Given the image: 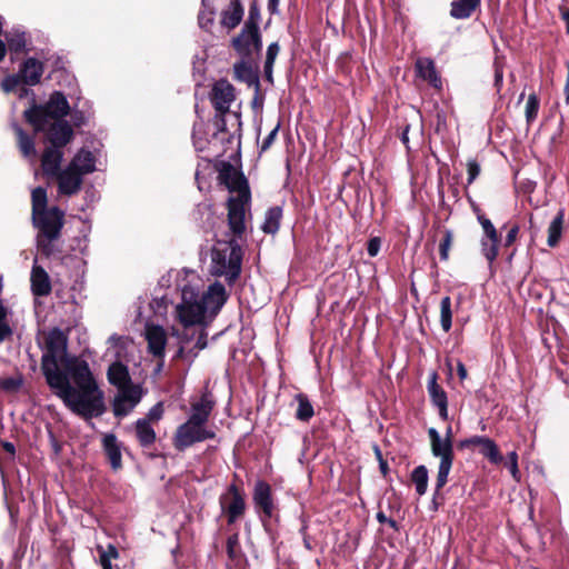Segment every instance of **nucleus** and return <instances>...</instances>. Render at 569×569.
Masks as SVG:
<instances>
[{"instance_id": "6e6552de", "label": "nucleus", "mask_w": 569, "mask_h": 569, "mask_svg": "<svg viewBox=\"0 0 569 569\" xmlns=\"http://www.w3.org/2000/svg\"><path fill=\"white\" fill-rule=\"evenodd\" d=\"M214 437V431L207 428V426L187 420L177 428L172 442L178 451H184L197 442L213 439Z\"/></svg>"}, {"instance_id": "c85d7f7f", "label": "nucleus", "mask_w": 569, "mask_h": 569, "mask_svg": "<svg viewBox=\"0 0 569 569\" xmlns=\"http://www.w3.org/2000/svg\"><path fill=\"white\" fill-rule=\"evenodd\" d=\"M282 218V208L279 206L269 208L264 216V221L261 226L263 232L274 234L279 230L280 221Z\"/></svg>"}, {"instance_id": "bf43d9fd", "label": "nucleus", "mask_w": 569, "mask_h": 569, "mask_svg": "<svg viewBox=\"0 0 569 569\" xmlns=\"http://www.w3.org/2000/svg\"><path fill=\"white\" fill-rule=\"evenodd\" d=\"M277 131H278V126L271 130V132L268 134V137L266 138V140L263 142H271L276 138Z\"/></svg>"}, {"instance_id": "c9c22d12", "label": "nucleus", "mask_w": 569, "mask_h": 569, "mask_svg": "<svg viewBox=\"0 0 569 569\" xmlns=\"http://www.w3.org/2000/svg\"><path fill=\"white\" fill-rule=\"evenodd\" d=\"M498 242L499 238L485 236L481 239V252L488 262L491 264L498 256Z\"/></svg>"}, {"instance_id": "de8ad7c7", "label": "nucleus", "mask_w": 569, "mask_h": 569, "mask_svg": "<svg viewBox=\"0 0 569 569\" xmlns=\"http://www.w3.org/2000/svg\"><path fill=\"white\" fill-rule=\"evenodd\" d=\"M162 415H163V405H162V402H158L149 410L146 419L149 422H157L162 418Z\"/></svg>"}, {"instance_id": "f8f14e48", "label": "nucleus", "mask_w": 569, "mask_h": 569, "mask_svg": "<svg viewBox=\"0 0 569 569\" xmlns=\"http://www.w3.org/2000/svg\"><path fill=\"white\" fill-rule=\"evenodd\" d=\"M53 178L57 181L58 193L67 197L77 194L83 183V177L70 163L57 172Z\"/></svg>"}, {"instance_id": "1a4fd4ad", "label": "nucleus", "mask_w": 569, "mask_h": 569, "mask_svg": "<svg viewBox=\"0 0 569 569\" xmlns=\"http://www.w3.org/2000/svg\"><path fill=\"white\" fill-rule=\"evenodd\" d=\"M64 213L57 207L42 210L33 221L48 240H54L60 236L63 226Z\"/></svg>"}, {"instance_id": "6ab92c4d", "label": "nucleus", "mask_w": 569, "mask_h": 569, "mask_svg": "<svg viewBox=\"0 0 569 569\" xmlns=\"http://www.w3.org/2000/svg\"><path fill=\"white\" fill-rule=\"evenodd\" d=\"M107 377L109 383L114 386L117 390L136 386L131 381L128 367L119 361H116L109 366Z\"/></svg>"}, {"instance_id": "4be33fe9", "label": "nucleus", "mask_w": 569, "mask_h": 569, "mask_svg": "<svg viewBox=\"0 0 569 569\" xmlns=\"http://www.w3.org/2000/svg\"><path fill=\"white\" fill-rule=\"evenodd\" d=\"M31 290L34 296L43 297L51 292V281L47 271L40 266H33L31 271Z\"/></svg>"}, {"instance_id": "3c124183", "label": "nucleus", "mask_w": 569, "mask_h": 569, "mask_svg": "<svg viewBox=\"0 0 569 569\" xmlns=\"http://www.w3.org/2000/svg\"><path fill=\"white\" fill-rule=\"evenodd\" d=\"M238 546V535H233L228 538L227 552L230 558H234V549Z\"/></svg>"}, {"instance_id": "5fc2aeb1", "label": "nucleus", "mask_w": 569, "mask_h": 569, "mask_svg": "<svg viewBox=\"0 0 569 569\" xmlns=\"http://www.w3.org/2000/svg\"><path fill=\"white\" fill-rule=\"evenodd\" d=\"M21 152L29 158L36 153L34 144H21Z\"/></svg>"}, {"instance_id": "5701e85b", "label": "nucleus", "mask_w": 569, "mask_h": 569, "mask_svg": "<svg viewBox=\"0 0 569 569\" xmlns=\"http://www.w3.org/2000/svg\"><path fill=\"white\" fill-rule=\"evenodd\" d=\"M103 450L113 470L122 467L121 446L113 433H107L102 438Z\"/></svg>"}, {"instance_id": "72a5a7b5", "label": "nucleus", "mask_w": 569, "mask_h": 569, "mask_svg": "<svg viewBox=\"0 0 569 569\" xmlns=\"http://www.w3.org/2000/svg\"><path fill=\"white\" fill-rule=\"evenodd\" d=\"M214 8L210 3L209 0H202L201 9L198 14V22L200 28L204 30H209V28L213 24L214 21Z\"/></svg>"}, {"instance_id": "0eeeda50", "label": "nucleus", "mask_w": 569, "mask_h": 569, "mask_svg": "<svg viewBox=\"0 0 569 569\" xmlns=\"http://www.w3.org/2000/svg\"><path fill=\"white\" fill-rule=\"evenodd\" d=\"M431 452L435 457L440 458L438 475L436 479V490H441L448 481V476L452 467L453 449L449 439H442L440 433L435 429L428 430Z\"/></svg>"}, {"instance_id": "6e6d98bb", "label": "nucleus", "mask_w": 569, "mask_h": 569, "mask_svg": "<svg viewBox=\"0 0 569 569\" xmlns=\"http://www.w3.org/2000/svg\"><path fill=\"white\" fill-rule=\"evenodd\" d=\"M377 519L380 523H388L390 525L392 528H396V521L392 520V519H389L386 517V515L383 512H378L377 513Z\"/></svg>"}, {"instance_id": "338daca9", "label": "nucleus", "mask_w": 569, "mask_h": 569, "mask_svg": "<svg viewBox=\"0 0 569 569\" xmlns=\"http://www.w3.org/2000/svg\"><path fill=\"white\" fill-rule=\"evenodd\" d=\"M380 468L383 473L387 471V462L380 459Z\"/></svg>"}, {"instance_id": "b1692460", "label": "nucleus", "mask_w": 569, "mask_h": 569, "mask_svg": "<svg viewBox=\"0 0 569 569\" xmlns=\"http://www.w3.org/2000/svg\"><path fill=\"white\" fill-rule=\"evenodd\" d=\"M43 73V64L34 58L27 59L19 71V77L22 82L34 86L37 84Z\"/></svg>"}, {"instance_id": "ea45409f", "label": "nucleus", "mask_w": 569, "mask_h": 569, "mask_svg": "<svg viewBox=\"0 0 569 569\" xmlns=\"http://www.w3.org/2000/svg\"><path fill=\"white\" fill-rule=\"evenodd\" d=\"M539 108H540L539 98L535 93L530 94L527 99L526 107H525V116H526V120H527L528 124L536 121V119L538 118Z\"/></svg>"}, {"instance_id": "412c9836", "label": "nucleus", "mask_w": 569, "mask_h": 569, "mask_svg": "<svg viewBox=\"0 0 569 569\" xmlns=\"http://www.w3.org/2000/svg\"><path fill=\"white\" fill-rule=\"evenodd\" d=\"M96 162V156L91 151L81 148L69 163L74 168V170L84 177L97 170Z\"/></svg>"}, {"instance_id": "a878e982", "label": "nucleus", "mask_w": 569, "mask_h": 569, "mask_svg": "<svg viewBox=\"0 0 569 569\" xmlns=\"http://www.w3.org/2000/svg\"><path fill=\"white\" fill-rule=\"evenodd\" d=\"M243 9L239 0H231L230 6L222 12L221 23L230 29L236 28L242 20Z\"/></svg>"}, {"instance_id": "bb28decb", "label": "nucleus", "mask_w": 569, "mask_h": 569, "mask_svg": "<svg viewBox=\"0 0 569 569\" xmlns=\"http://www.w3.org/2000/svg\"><path fill=\"white\" fill-rule=\"evenodd\" d=\"M232 493L231 502L226 507V512L228 516V522H236L244 512L246 503L242 496L238 492L237 488L232 486L230 488Z\"/></svg>"}, {"instance_id": "4d7b16f0", "label": "nucleus", "mask_w": 569, "mask_h": 569, "mask_svg": "<svg viewBox=\"0 0 569 569\" xmlns=\"http://www.w3.org/2000/svg\"><path fill=\"white\" fill-rule=\"evenodd\" d=\"M457 372L460 380H465L467 378V369L461 361L457 363Z\"/></svg>"}, {"instance_id": "864d4df0", "label": "nucleus", "mask_w": 569, "mask_h": 569, "mask_svg": "<svg viewBox=\"0 0 569 569\" xmlns=\"http://www.w3.org/2000/svg\"><path fill=\"white\" fill-rule=\"evenodd\" d=\"M519 233V227L518 226H513L509 231H508V234L506 237V246H510L513 243V241L517 239V236Z\"/></svg>"}, {"instance_id": "39448f33", "label": "nucleus", "mask_w": 569, "mask_h": 569, "mask_svg": "<svg viewBox=\"0 0 569 569\" xmlns=\"http://www.w3.org/2000/svg\"><path fill=\"white\" fill-rule=\"evenodd\" d=\"M228 240H217L211 250L210 271L213 276L226 277L229 282H233L241 271V248L237 243L234 234Z\"/></svg>"}, {"instance_id": "f704fd0d", "label": "nucleus", "mask_w": 569, "mask_h": 569, "mask_svg": "<svg viewBox=\"0 0 569 569\" xmlns=\"http://www.w3.org/2000/svg\"><path fill=\"white\" fill-rule=\"evenodd\" d=\"M411 480L415 483L416 491L419 496H423L428 487V470L425 466L416 467L411 472Z\"/></svg>"}, {"instance_id": "4c0bfd02", "label": "nucleus", "mask_w": 569, "mask_h": 569, "mask_svg": "<svg viewBox=\"0 0 569 569\" xmlns=\"http://www.w3.org/2000/svg\"><path fill=\"white\" fill-rule=\"evenodd\" d=\"M452 308L450 297H443L440 302V322L445 332L451 329Z\"/></svg>"}, {"instance_id": "79ce46f5", "label": "nucleus", "mask_w": 569, "mask_h": 569, "mask_svg": "<svg viewBox=\"0 0 569 569\" xmlns=\"http://www.w3.org/2000/svg\"><path fill=\"white\" fill-rule=\"evenodd\" d=\"M452 240H453V233L451 230L449 229H446L443 231V238L440 242V246H439V251H440V258L442 260H447L448 257H449V251H450V248H451V244H452Z\"/></svg>"}, {"instance_id": "052dcab7", "label": "nucleus", "mask_w": 569, "mask_h": 569, "mask_svg": "<svg viewBox=\"0 0 569 569\" xmlns=\"http://www.w3.org/2000/svg\"><path fill=\"white\" fill-rule=\"evenodd\" d=\"M6 52H7L6 43L2 40H0V62L3 60Z\"/></svg>"}, {"instance_id": "f3484780", "label": "nucleus", "mask_w": 569, "mask_h": 569, "mask_svg": "<svg viewBox=\"0 0 569 569\" xmlns=\"http://www.w3.org/2000/svg\"><path fill=\"white\" fill-rule=\"evenodd\" d=\"M438 375L432 372L428 381V392L439 416L442 420H448V399L446 391L437 382Z\"/></svg>"}, {"instance_id": "aec40b11", "label": "nucleus", "mask_w": 569, "mask_h": 569, "mask_svg": "<svg viewBox=\"0 0 569 569\" xmlns=\"http://www.w3.org/2000/svg\"><path fill=\"white\" fill-rule=\"evenodd\" d=\"M416 73L419 78L428 81L433 88H442L441 78L436 69L435 62L430 58H419L416 61Z\"/></svg>"}, {"instance_id": "9d476101", "label": "nucleus", "mask_w": 569, "mask_h": 569, "mask_svg": "<svg viewBox=\"0 0 569 569\" xmlns=\"http://www.w3.org/2000/svg\"><path fill=\"white\" fill-rule=\"evenodd\" d=\"M237 52L242 57H250L261 49L259 28L254 23H244L240 34L232 40Z\"/></svg>"}, {"instance_id": "49530a36", "label": "nucleus", "mask_w": 569, "mask_h": 569, "mask_svg": "<svg viewBox=\"0 0 569 569\" xmlns=\"http://www.w3.org/2000/svg\"><path fill=\"white\" fill-rule=\"evenodd\" d=\"M20 81H21V79H20L19 74L8 76L2 80L1 88L3 89L4 92H11L18 87Z\"/></svg>"}, {"instance_id": "a19ab883", "label": "nucleus", "mask_w": 569, "mask_h": 569, "mask_svg": "<svg viewBox=\"0 0 569 569\" xmlns=\"http://www.w3.org/2000/svg\"><path fill=\"white\" fill-rule=\"evenodd\" d=\"M22 386L21 376L7 377L0 380V387L7 392H17Z\"/></svg>"}, {"instance_id": "603ef678", "label": "nucleus", "mask_w": 569, "mask_h": 569, "mask_svg": "<svg viewBox=\"0 0 569 569\" xmlns=\"http://www.w3.org/2000/svg\"><path fill=\"white\" fill-rule=\"evenodd\" d=\"M12 330L6 321H0V342L11 336Z\"/></svg>"}, {"instance_id": "f03ea898", "label": "nucleus", "mask_w": 569, "mask_h": 569, "mask_svg": "<svg viewBox=\"0 0 569 569\" xmlns=\"http://www.w3.org/2000/svg\"><path fill=\"white\" fill-rule=\"evenodd\" d=\"M227 301V292L223 284L214 282L208 287L206 292L200 293L192 286H184L181 290V301L176 307V315L183 328L200 327L194 350L188 353L197 357L198 352L207 347V327L218 315Z\"/></svg>"}, {"instance_id": "393cba45", "label": "nucleus", "mask_w": 569, "mask_h": 569, "mask_svg": "<svg viewBox=\"0 0 569 569\" xmlns=\"http://www.w3.org/2000/svg\"><path fill=\"white\" fill-rule=\"evenodd\" d=\"M234 78L249 87H259V78L253 68L246 61H239L233 66Z\"/></svg>"}, {"instance_id": "dca6fc26", "label": "nucleus", "mask_w": 569, "mask_h": 569, "mask_svg": "<svg viewBox=\"0 0 569 569\" xmlns=\"http://www.w3.org/2000/svg\"><path fill=\"white\" fill-rule=\"evenodd\" d=\"M253 501L256 507L262 511L266 518H271L274 511V505L271 495V487L264 481H258L253 490Z\"/></svg>"}, {"instance_id": "a18cd8bd", "label": "nucleus", "mask_w": 569, "mask_h": 569, "mask_svg": "<svg viewBox=\"0 0 569 569\" xmlns=\"http://www.w3.org/2000/svg\"><path fill=\"white\" fill-rule=\"evenodd\" d=\"M478 221H479V223L481 224V227L483 229L485 236H489V237L498 236L495 226L492 224V222L488 218H486L482 214H479L478 216Z\"/></svg>"}, {"instance_id": "cd10ccee", "label": "nucleus", "mask_w": 569, "mask_h": 569, "mask_svg": "<svg viewBox=\"0 0 569 569\" xmlns=\"http://www.w3.org/2000/svg\"><path fill=\"white\" fill-rule=\"evenodd\" d=\"M481 0H455L451 2L450 14L455 19H468L480 6Z\"/></svg>"}, {"instance_id": "680f3d73", "label": "nucleus", "mask_w": 569, "mask_h": 569, "mask_svg": "<svg viewBox=\"0 0 569 569\" xmlns=\"http://www.w3.org/2000/svg\"><path fill=\"white\" fill-rule=\"evenodd\" d=\"M3 449L11 455L14 453V446L11 442H4Z\"/></svg>"}, {"instance_id": "2f4dec72", "label": "nucleus", "mask_w": 569, "mask_h": 569, "mask_svg": "<svg viewBox=\"0 0 569 569\" xmlns=\"http://www.w3.org/2000/svg\"><path fill=\"white\" fill-rule=\"evenodd\" d=\"M295 399L298 403V407L296 410V418L300 421H309L315 415L313 407H312L310 400L303 393H298L295 397Z\"/></svg>"}, {"instance_id": "8fccbe9b", "label": "nucleus", "mask_w": 569, "mask_h": 569, "mask_svg": "<svg viewBox=\"0 0 569 569\" xmlns=\"http://www.w3.org/2000/svg\"><path fill=\"white\" fill-rule=\"evenodd\" d=\"M381 241L379 238H372L369 240L367 251L370 257H376L380 250Z\"/></svg>"}, {"instance_id": "2eb2a0df", "label": "nucleus", "mask_w": 569, "mask_h": 569, "mask_svg": "<svg viewBox=\"0 0 569 569\" xmlns=\"http://www.w3.org/2000/svg\"><path fill=\"white\" fill-rule=\"evenodd\" d=\"M144 337L148 341V351L154 357L162 358L167 345V333L164 329L156 325H147Z\"/></svg>"}, {"instance_id": "f257e3e1", "label": "nucleus", "mask_w": 569, "mask_h": 569, "mask_svg": "<svg viewBox=\"0 0 569 569\" xmlns=\"http://www.w3.org/2000/svg\"><path fill=\"white\" fill-rule=\"evenodd\" d=\"M47 350L41 369L52 392L73 413L91 419L106 412L104 392L100 389L88 362L67 356V338L52 329L46 338Z\"/></svg>"}, {"instance_id": "09e8293b", "label": "nucleus", "mask_w": 569, "mask_h": 569, "mask_svg": "<svg viewBox=\"0 0 569 569\" xmlns=\"http://www.w3.org/2000/svg\"><path fill=\"white\" fill-rule=\"evenodd\" d=\"M467 171H468V183H472L480 173L479 163L476 160L470 159L467 162Z\"/></svg>"}, {"instance_id": "7c9ffc66", "label": "nucleus", "mask_w": 569, "mask_h": 569, "mask_svg": "<svg viewBox=\"0 0 569 569\" xmlns=\"http://www.w3.org/2000/svg\"><path fill=\"white\" fill-rule=\"evenodd\" d=\"M565 210L560 209L548 228V246L556 247L561 238Z\"/></svg>"}, {"instance_id": "c03bdc74", "label": "nucleus", "mask_w": 569, "mask_h": 569, "mask_svg": "<svg viewBox=\"0 0 569 569\" xmlns=\"http://www.w3.org/2000/svg\"><path fill=\"white\" fill-rule=\"evenodd\" d=\"M279 46L277 42H272L271 44H269L268 49H267V57H266V63H264V69L266 71L268 72V70H271L272 66H273V62L279 53Z\"/></svg>"}, {"instance_id": "e2e57ef3", "label": "nucleus", "mask_w": 569, "mask_h": 569, "mask_svg": "<svg viewBox=\"0 0 569 569\" xmlns=\"http://www.w3.org/2000/svg\"><path fill=\"white\" fill-rule=\"evenodd\" d=\"M72 118L74 120L76 126H80L83 121L82 114H78L77 112L72 116Z\"/></svg>"}, {"instance_id": "c756f323", "label": "nucleus", "mask_w": 569, "mask_h": 569, "mask_svg": "<svg viewBox=\"0 0 569 569\" xmlns=\"http://www.w3.org/2000/svg\"><path fill=\"white\" fill-rule=\"evenodd\" d=\"M136 433L142 447H149L156 441V432L147 419L136 422Z\"/></svg>"}, {"instance_id": "20e7f679", "label": "nucleus", "mask_w": 569, "mask_h": 569, "mask_svg": "<svg viewBox=\"0 0 569 569\" xmlns=\"http://www.w3.org/2000/svg\"><path fill=\"white\" fill-rule=\"evenodd\" d=\"M70 110L66 96L61 91H54L43 104L33 101L32 106L24 110L23 116L34 130H48L49 142H70L73 129L63 120Z\"/></svg>"}, {"instance_id": "7ed1b4c3", "label": "nucleus", "mask_w": 569, "mask_h": 569, "mask_svg": "<svg viewBox=\"0 0 569 569\" xmlns=\"http://www.w3.org/2000/svg\"><path fill=\"white\" fill-rule=\"evenodd\" d=\"M232 162L218 160L216 169L220 184L234 193L228 200V224L234 234L243 233L247 206L250 191L247 179L240 171V144L231 151Z\"/></svg>"}, {"instance_id": "e433bc0d", "label": "nucleus", "mask_w": 569, "mask_h": 569, "mask_svg": "<svg viewBox=\"0 0 569 569\" xmlns=\"http://www.w3.org/2000/svg\"><path fill=\"white\" fill-rule=\"evenodd\" d=\"M32 217H37L42 210L47 209V191L46 189L38 187L32 190Z\"/></svg>"}, {"instance_id": "423d86ee", "label": "nucleus", "mask_w": 569, "mask_h": 569, "mask_svg": "<svg viewBox=\"0 0 569 569\" xmlns=\"http://www.w3.org/2000/svg\"><path fill=\"white\" fill-rule=\"evenodd\" d=\"M236 100V89L227 80H218L210 92V101L217 111L216 126L218 132L214 133V139L219 142H231L236 139V134H227L224 131V114L229 112L231 104ZM240 139V136H237Z\"/></svg>"}, {"instance_id": "9b49d317", "label": "nucleus", "mask_w": 569, "mask_h": 569, "mask_svg": "<svg viewBox=\"0 0 569 569\" xmlns=\"http://www.w3.org/2000/svg\"><path fill=\"white\" fill-rule=\"evenodd\" d=\"M143 389L141 386L129 387L118 390L113 402L112 410L116 417L128 416L134 407L141 401Z\"/></svg>"}, {"instance_id": "774afa93", "label": "nucleus", "mask_w": 569, "mask_h": 569, "mask_svg": "<svg viewBox=\"0 0 569 569\" xmlns=\"http://www.w3.org/2000/svg\"><path fill=\"white\" fill-rule=\"evenodd\" d=\"M278 2H279V0H269V8H270V9H271V8H272V9H273V8H276V7L278 6Z\"/></svg>"}, {"instance_id": "a211bd4d", "label": "nucleus", "mask_w": 569, "mask_h": 569, "mask_svg": "<svg viewBox=\"0 0 569 569\" xmlns=\"http://www.w3.org/2000/svg\"><path fill=\"white\" fill-rule=\"evenodd\" d=\"M214 401L209 392L202 393L198 401L191 403V413L188 420L206 426L213 410Z\"/></svg>"}, {"instance_id": "473e14b6", "label": "nucleus", "mask_w": 569, "mask_h": 569, "mask_svg": "<svg viewBox=\"0 0 569 569\" xmlns=\"http://www.w3.org/2000/svg\"><path fill=\"white\" fill-rule=\"evenodd\" d=\"M97 551L99 553V565L101 568L113 569L111 561L119 558L118 549L113 545H108L107 548L98 546Z\"/></svg>"}, {"instance_id": "4468645a", "label": "nucleus", "mask_w": 569, "mask_h": 569, "mask_svg": "<svg viewBox=\"0 0 569 569\" xmlns=\"http://www.w3.org/2000/svg\"><path fill=\"white\" fill-rule=\"evenodd\" d=\"M66 144H49L42 152L41 167L47 177H53L59 172L63 159L62 148Z\"/></svg>"}, {"instance_id": "0e129e2a", "label": "nucleus", "mask_w": 569, "mask_h": 569, "mask_svg": "<svg viewBox=\"0 0 569 569\" xmlns=\"http://www.w3.org/2000/svg\"><path fill=\"white\" fill-rule=\"evenodd\" d=\"M562 19L566 22L567 32L569 33V10L562 12Z\"/></svg>"}, {"instance_id": "69168bd1", "label": "nucleus", "mask_w": 569, "mask_h": 569, "mask_svg": "<svg viewBox=\"0 0 569 569\" xmlns=\"http://www.w3.org/2000/svg\"><path fill=\"white\" fill-rule=\"evenodd\" d=\"M120 341H121V338H120V337H117V336H111V337L109 338V342H110V343H112V345H116V343H118V342H120Z\"/></svg>"}, {"instance_id": "ddd939ff", "label": "nucleus", "mask_w": 569, "mask_h": 569, "mask_svg": "<svg viewBox=\"0 0 569 569\" xmlns=\"http://www.w3.org/2000/svg\"><path fill=\"white\" fill-rule=\"evenodd\" d=\"M460 448L479 447L480 453L488 458L491 463L498 465L502 462L503 458L493 440L482 436H473L463 439L459 443Z\"/></svg>"}, {"instance_id": "37998d69", "label": "nucleus", "mask_w": 569, "mask_h": 569, "mask_svg": "<svg viewBox=\"0 0 569 569\" xmlns=\"http://www.w3.org/2000/svg\"><path fill=\"white\" fill-rule=\"evenodd\" d=\"M507 458H508V461H507L506 465L509 468L512 478L516 481H519L520 480V471H519V468H518V455H517V452L516 451H511L510 453H508Z\"/></svg>"}, {"instance_id": "13d9d810", "label": "nucleus", "mask_w": 569, "mask_h": 569, "mask_svg": "<svg viewBox=\"0 0 569 569\" xmlns=\"http://www.w3.org/2000/svg\"><path fill=\"white\" fill-rule=\"evenodd\" d=\"M17 132H18V136H19V139H20L21 143L30 142L28 136L26 133H23V131L20 128H17Z\"/></svg>"}, {"instance_id": "58836bf2", "label": "nucleus", "mask_w": 569, "mask_h": 569, "mask_svg": "<svg viewBox=\"0 0 569 569\" xmlns=\"http://www.w3.org/2000/svg\"><path fill=\"white\" fill-rule=\"evenodd\" d=\"M6 40L10 51L20 52L26 47V34L21 31H10L6 33Z\"/></svg>"}]
</instances>
